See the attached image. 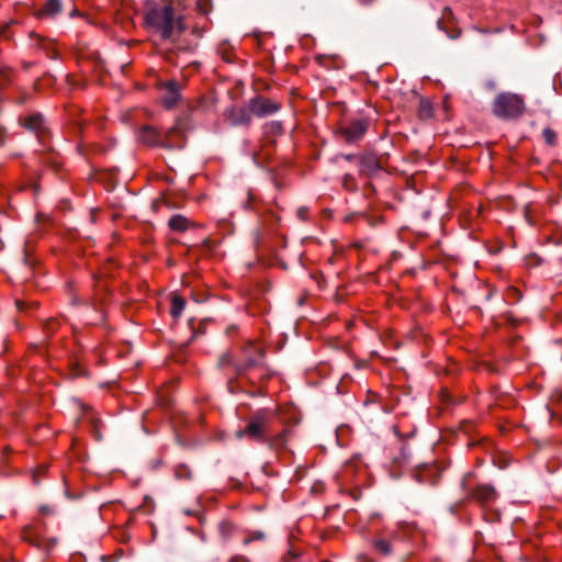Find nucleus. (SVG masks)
<instances>
[{"label":"nucleus","instance_id":"9d476101","mask_svg":"<svg viewBox=\"0 0 562 562\" xmlns=\"http://www.w3.org/2000/svg\"><path fill=\"white\" fill-rule=\"evenodd\" d=\"M166 93L162 97L164 104L167 108H172L179 99V86L176 81H169L166 83Z\"/></svg>","mask_w":562,"mask_h":562},{"label":"nucleus","instance_id":"0eeeda50","mask_svg":"<svg viewBox=\"0 0 562 562\" xmlns=\"http://www.w3.org/2000/svg\"><path fill=\"white\" fill-rule=\"evenodd\" d=\"M224 120L232 126H249L252 116L249 104L245 106H231L224 111Z\"/></svg>","mask_w":562,"mask_h":562},{"label":"nucleus","instance_id":"f3484780","mask_svg":"<svg viewBox=\"0 0 562 562\" xmlns=\"http://www.w3.org/2000/svg\"><path fill=\"white\" fill-rule=\"evenodd\" d=\"M263 128L266 134L279 135L282 132V125L277 121L267 123Z\"/></svg>","mask_w":562,"mask_h":562},{"label":"nucleus","instance_id":"f257e3e1","mask_svg":"<svg viewBox=\"0 0 562 562\" xmlns=\"http://www.w3.org/2000/svg\"><path fill=\"white\" fill-rule=\"evenodd\" d=\"M183 9V0H160L149 4L145 12L146 24L171 44V53L190 52L195 46L181 38L186 31Z\"/></svg>","mask_w":562,"mask_h":562},{"label":"nucleus","instance_id":"1a4fd4ad","mask_svg":"<svg viewBox=\"0 0 562 562\" xmlns=\"http://www.w3.org/2000/svg\"><path fill=\"white\" fill-rule=\"evenodd\" d=\"M22 124L25 128H27L29 131L34 132L38 135L44 133L46 130L45 124H44V119L38 113L31 114V115L26 116L22 121Z\"/></svg>","mask_w":562,"mask_h":562},{"label":"nucleus","instance_id":"f03ea898","mask_svg":"<svg viewBox=\"0 0 562 562\" xmlns=\"http://www.w3.org/2000/svg\"><path fill=\"white\" fill-rule=\"evenodd\" d=\"M274 418V413L270 409L256 411L249 418L246 427L236 431L237 438L248 437L256 441H268V431Z\"/></svg>","mask_w":562,"mask_h":562},{"label":"nucleus","instance_id":"5701e85b","mask_svg":"<svg viewBox=\"0 0 562 562\" xmlns=\"http://www.w3.org/2000/svg\"><path fill=\"white\" fill-rule=\"evenodd\" d=\"M297 216L301 218V220H306V216H307V209L306 207H300L297 210Z\"/></svg>","mask_w":562,"mask_h":562},{"label":"nucleus","instance_id":"f8f14e48","mask_svg":"<svg viewBox=\"0 0 562 562\" xmlns=\"http://www.w3.org/2000/svg\"><path fill=\"white\" fill-rule=\"evenodd\" d=\"M60 11V0H47L42 10L40 11V16H54Z\"/></svg>","mask_w":562,"mask_h":562},{"label":"nucleus","instance_id":"dca6fc26","mask_svg":"<svg viewBox=\"0 0 562 562\" xmlns=\"http://www.w3.org/2000/svg\"><path fill=\"white\" fill-rule=\"evenodd\" d=\"M374 548L382 554L387 555L391 553V544L384 539H378L373 542Z\"/></svg>","mask_w":562,"mask_h":562},{"label":"nucleus","instance_id":"a878e982","mask_svg":"<svg viewBox=\"0 0 562 562\" xmlns=\"http://www.w3.org/2000/svg\"><path fill=\"white\" fill-rule=\"evenodd\" d=\"M423 109H424V115L426 114V112L429 111V109L427 108L426 103L424 102V105H423Z\"/></svg>","mask_w":562,"mask_h":562},{"label":"nucleus","instance_id":"423d86ee","mask_svg":"<svg viewBox=\"0 0 562 562\" xmlns=\"http://www.w3.org/2000/svg\"><path fill=\"white\" fill-rule=\"evenodd\" d=\"M243 352L245 356V360L235 366L238 373L245 372L251 368L261 364V360L263 358V350L260 347L254 345L252 342H248L243 348Z\"/></svg>","mask_w":562,"mask_h":562},{"label":"nucleus","instance_id":"aec40b11","mask_svg":"<svg viewBox=\"0 0 562 562\" xmlns=\"http://www.w3.org/2000/svg\"><path fill=\"white\" fill-rule=\"evenodd\" d=\"M363 166H367L370 170H374L378 166L372 157H363L361 159Z\"/></svg>","mask_w":562,"mask_h":562},{"label":"nucleus","instance_id":"6e6552de","mask_svg":"<svg viewBox=\"0 0 562 562\" xmlns=\"http://www.w3.org/2000/svg\"><path fill=\"white\" fill-rule=\"evenodd\" d=\"M368 127V120L357 119L351 121L347 126L341 127L340 133L345 137L346 142L355 143L358 142L366 134Z\"/></svg>","mask_w":562,"mask_h":562},{"label":"nucleus","instance_id":"393cba45","mask_svg":"<svg viewBox=\"0 0 562 562\" xmlns=\"http://www.w3.org/2000/svg\"><path fill=\"white\" fill-rule=\"evenodd\" d=\"M16 306H18L19 310H23L24 308V303L21 302V301H18L16 302Z\"/></svg>","mask_w":562,"mask_h":562},{"label":"nucleus","instance_id":"39448f33","mask_svg":"<svg viewBox=\"0 0 562 562\" xmlns=\"http://www.w3.org/2000/svg\"><path fill=\"white\" fill-rule=\"evenodd\" d=\"M251 116L266 117L277 113L281 109V104L272 99L257 95L248 102Z\"/></svg>","mask_w":562,"mask_h":562},{"label":"nucleus","instance_id":"bb28decb","mask_svg":"<svg viewBox=\"0 0 562 562\" xmlns=\"http://www.w3.org/2000/svg\"><path fill=\"white\" fill-rule=\"evenodd\" d=\"M186 514L187 515H193V513L191 510H186Z\"/></svg>","mask_w":562,"mask_h":562},{"label":"nucleus","instance_id":"6ab92c4d","mask_svg":"<svg viewBox=\"0 0 562 562\" xmlns=\"http://www.w3.org/2000/svg\"><path fill=\"white\" fill-rule=\"evenodd\" d=\"M24 539L33 546L41 547L38 539L31 529L24 531Z\"/></svg>","mask_w":562,"mask_h":562},{"label":"nucleus","instance_id":"ddd939ff","mask_svg":"<svg viewBox=\"0 0 562 562\" xmlns=\"http://www.w3.org/2000/svg\"><path fill=\"white\" fill-rule=\"evenodd\" d=\"M168 225L175 232H184L189 227V220L183 215L176 214L170 217Z\"/></svg>","mask_w":562,"mask_h":562},{"label":"nucleus","instance_id":"4be33fe9","mask_svg":"<svg viewBox=\"0 0 562 562\" xmlns=\"http://www.w3.org/2000/svg\"><path fill=\"white\" fill-rule=\"evenodd\" d=\"M232 363V357L231 355L227 352V353H224L221 358H220V361H218V364L221 367H224L226 364H231Z\"/></svg>","mask_w":562,"mask_h":562},{"label":"nucleus","instance_id":"2eb2a0df","mask_svg":"<svg viewBox=\"0 0 562 562\" xmlns=\"http://www.w3.org/2000/svg\"><path fill=\"white\" fill-rule=\"evenodd\" d=\"M176 127H179V131L172 135V140L181 143L180 148H182L184 145L186 125L182 121L179 120L175 123V125L171 128H176Z\"/></svg>","mask_w":562,"mask_h":562},{"label":"nucleus","instance_id":"a211bd4d","mask_svg":"<svg viewBox=\"0 0 562 562\" xmlns=\"http://www.w3.org/2000/svg\"><path fill=\"white\" fill-rule=\"evenodd\" d=\"M442 470L441 465L432 464V465H426L424 464V475L427 474L428 476H435Z\"/></svg>","mask_w":562,"mask_h":562},{"label":"nucleus","instance_id":"20e7f679","mask_svg":"<svg viewBox=\"0 0 562 562\" xmlns=\"http://www.w3.org/2000/svg\"><path fill=\"white\" fill-rule=\"evenodd\" d=\"M179 131V127L169 128L164 136L154 127L144 125L137 135L138 140L147 146H159L168 149L180 148L181 143L172 140V135Z\"/></svg>","mask_w":562,"mask_h":562},{"label":"nucleus","instance_id":"412c9836","mask_svg":"<svg viewBox=\"0 0 562 562\" xmlns=\"http://www.w3.org/2000/svg\"><path fill=\"white\" fill-rule=\"evenodd\" d=\"M543 137L548 144L552 145L554 143L555 134L553 131L546 128L543 131Z\"/></svg>","mask_w":562,"mask_h":562},{"label":"nucleus","instance_id":"9b49d317","mask_svg":"<svg viewBox=\"0 0 562 562\" xmlns=\"http://www.w3.org/2000/svg\"><path fill=\"white\" fill-rule=\"evenodd\" d=\"M475 497L482 503H487L495 499L496 491L491 485H480L475 491Z\"/></svg>","mask_w":562,"mask_h":562},{"label":"nucleus","instance_id":"7ed1b4c3","mask_svg":"<svg viewBox=\"0 0 562 562\" xmlns=\"http://www.w3.org/2000/svg\"><path fill=\"white\" fill-rule=\"evenodd\" d=\"M524 109L522 99L509 92L499 93L493 103V112L501 119H515L524 112Z\"/></svg>","mask_w":562,"mask_h":562},{"label":"nucleus","instance_id":"4468645a","mask_svg":"<svg viewBox=\"0 0 562 562\" xmlns=\"http://www.w3.org/2000/svg\"><path fill=\"white\" fill-rule=\"evenodd\" d=\"M186 306V301L181 296L173 295L172 296V306H171V314L173 317H179Z\"/></svg>","mask_w":562,"mask_h":562},{"label":"nucleus","instance_id":"b1692460","mask_svg":"<svg viewBox=\"0 0 562 562\" xmlns=\"http://www.w3.org/2000/svg\"><path fill=\"white\" fill-rule=\"evenodd\" d=\"M5 133L3 128L0 127V146L4 143Z\"/></svg>","mask_w":562,"mask_h":562}]
</instances>
